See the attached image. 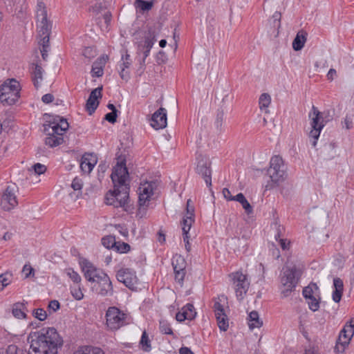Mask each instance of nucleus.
Listing matches in <instances>:
<instances>
[{"label":"nucleus","instance_id":"4be33fe9","mask_svg":"<svg viewBox=\"0 0 354 354\" xmlns=\"http://www.w3.org/2000/svg\"><path fill=\"white\" fill-rule=\"evenodd\" d=\"M334 290L333 292L332 298L335 303H339L342 299L344 283L341 279L335 278L333 279Z\"/></svg>","mask_w":354,"mask_h":354},{"label":"nucleus","instance_id":"e2e57ef3","mask_svg":"<svg viewBox=\"0 0 354 354\" xmlns=\"http://www.w3.org/2000/svg\"><path fill=\"white\" fill-rule=\"evenodd\" d=\"M191 200L189 199L187 201V214L185 216H191L192 218L194 216V209L192 206H190Z\"/></svg>","mask_w":354,"mask_h":354},{"label":"nucleus","instance_id":"de8ad7c7","mask_svg":"<svg viewBox=\"0 0 354 354\" xmlns=\"http://www.w3.org/2000/svg\"><path fill=\"white\" fill-rule=\"evenodd\" d=\"M114 250L120 253H127L130 250V245L124 242H116Z\"/></svg>","mask_w":354,"mask_h":354},{"label":"nucleus","instance_id":"bf43d9fd","mask_svg":"<svg viewBox=\"0 0 354 354\" xmlns=\"http://www.w3.org/2000/svg\"><path fill=\"white\" fill-rule=\"evenodd\" d=\"M3 354H18V348L15 345H10Z\"/></svg>","mask_w":354,"mask_h":354},{"label":"nucleus","instance_id":"e433bc0d","mask_svg":"<svg viewBox=\"0 0 354 354\" xmlns=\"http://www.w3.org/2000/svg\"><path fill=\"white\" fill-rule=\"evenodd\" d=\"M183 312H185V315L187 317L188 320H192L195 318L196 313L194 310V307L191 304H187L184 307L182 308Z\"/></svg>","mask_w":354,"mask_h":354},{"label":"nucleus","instance_id":"f8f14e48","mask_svg":"<svg viewBox=\"0 0 354 354\" xmlns=\"http://www.w3.org/2000/svg\"><path fill=\"white\" fill-rule=\"evenodd\" d=\"M354 335V319H351L341 330L336 342L335 349L337 352L342 353L349 344L351 338Z\"/></svg>","mask_w":354,"mask_h":354},{"label":"nucleus","instance_id":"1a4fd4ad","mask_svg":"<svg viewBox=\"0 0 354 354\" xmlns=\"http://www.w3.org/2000/svg\"><path fill=\"white\" fill-rule=\"evenodd\" d=\"M127 315L115 306L109 307L106 312V325L111 330H117L128 324Z\"/></svg>","mask_w":354,"mask_h":354},{"label":"nucleus","instance_id":"b1692460","mask_svg":"<svg viewBox=\"0 0 354 354\" xmlns=\"http://www.w3.org/2000/svg\"><path fill=\"white\" fill-rule=\"evenodd\" d=\"M308 33L306 31H299L292 41V48L295 50H301L307 40Z\"/></svg>","mask_w":354,"mask_h":354},{"label":"nucleus","instance_id":"6ab92c4d","mask_svg":"<svg viewBox=\"0 0 354 354\" xmlns=\"http://www.w3.org/2000/svg\"><path fill=\"white\" fill-rule=\"evenodd\" d=\"M167 111L160 108L151 116V125L155 129H161L167 127Z\"/></svg>","mask_w":354,"mask_h":354},{"label":"nucleus","instance_id":"7c9ffc66","mask_svg":"<svg viewBox=\"0 0 354 354\" xmlns=\"http://www.w3.org/2000/svg\"><path fill=\"white\" fill-rule=\"evenodd\" d=\"M74 353L76 354H104L101 348L91 346H82Z\"/></svg>","mask_w":354,"mask_h":354},{"label":"nucleus","instance_id":"c756f323","mask_svg":"<svg viewBox=\"0 0 354 354\" xmlns=\"http://www.w3.org/2000/svg\"><path fill=\"white\" fill-rule=\"evenodd\" d=\"M234 199L236 201H238L240 203L243 207V208L245 209V212L248 214H250L252 212L253 209L252 207L250 205L248 200L245 198L244 195L242 193H239L236 194L234 196Z\"/></svg>","mask_w":354,"mask_h":354},{"label":"nucleus","instance_id":"f03ea898","mask_svg":"<svg viewBox=\"0 0 354 354\" xmlns=\"http://www.w3.org/2000/svg\"><path fill=\"white\" fill-rule=\"evenodd\" d=\"M111 178L114 184V189L106 193L105 203L106 205H113L114 207L125 209L129 200V186L127 183L129 172L125 160L117 163L113 168Z\"/></svg>","mask_w":354,"mask_h":354},{"label":"nucleus","instance_id":"393cba45","mask_svg":"<svg viewBox=\"0 0 354 354\" xmlns=\"http://www.w3.org/2000/svg\"><path fill=\"white\" fill-rule=\"evenodd\" d=\"M37 19L39 36L42 37L46 35H50L51 31V24L48 21L47 17H45L44 20L41 18Z\"/></svg>","mask_w":354,"mask_h":354},{"label":"nucleus","instance_id":"cd10ccee","mask_svg":"<svg viewBox=\"0 0 354 354\" xmlns=\"http://www.w3.org/2000/svg\"><path fill=\"white\" fill-rule=\"evenodd\" d=\"M43 73L44 70L41 68V66L36 64L35 65V68L32 73V80L34 84V86L37 88L39 85L40 82L43 80Z\"/></svg>","mask_w":354,"mask_h":354},{"label":"nucleus","instance_id":"338daca9","mask_svg":"<svg viewBox=\"0 0 354 354\" xmlns=\"http://www.w3.org/2000/svg\"><path fill=\"white\" fill-rule=\"evenodd\" d=\"M116 229L118 230V232H120V234L121 235H122L123 236H128V230L127 229L124 227V226H122L120 225H118L115 226Z\"/></svg>","mask_w":354,"mask_h":354},{"label":"nucleus","instance_id":"9d476101","mask_svg":"<svg viewBox=\"0 0 354 354\" xmlns=\"http://www.w3.org/2000/svg\"><path fill=\"white\" fill-rule=\"evenodd\" d=\"M308 117L311 120V131L309 133L310 143L312 147H315L317 140H318L325 124L324 123L322 113L314 105L312 107L311 111L308 114Z\"/></svg>","mask_w":354,"mask_h":354},{"label":"nucleus","instance_id":"8fccbe9b","mask_svg":"<svg viewBox=\"0 0 354 354\" xmlns=\"http://www.w3.org/2000/svg\"><path fill=\"white\" fill-rule=\"evenodd\" d=\"M272 24L274 28L279 29L281 27V13L275 12L272 15Z\"/></svg>","mask_w":354,"mask_h":354},{"label":"nucleus","instance_id":"aec40b11","mask_svg":"<svg viewBox=\"0 0 354 354\" xmlns=\"http://www.w3.org/2000/svg\"><path fill=\"white\" fill-rule=\"evenodd\" d=\"M109 59V57L103 55L98 57L93 63L91 69L92 77H100L104 74V67Z\"/></svg>","mask_w":354,"mask_h":354},{"label":"nucleus","instance_id":"ea45409f","mask_svg":"<svg viewBox=\"0 0 354 354\" xmlns=\"http://www.w3.org/2000/svg\"><path fill=\"white\" fill-rule=\"evenodd\" d=\"M94 167L95 162L93 160H92V162H91L85 160L83 158H82L80 168L84 172L89 174L93 170Z\"/></svg>","mask_w":354,"mask_h":354},{"label":"nucleus","instance_id":"20e7f679","mask_svg":"<svg viewBox=\"0 0 354 354\" xmlns=\"http://www.w3.org/2000/svg\"><path fill=\"white\" fill-rule=\"evenodd\" d=\"M68 128L66 119L62 118L59 122H49L44 125V131L47 135L45 144L50 147H55L63 142V135Z\"/></svg>","mask_w":354,"mask_h":354},{"label":"nucleus","instance_id":"5701e85b","mask_svg":"<svg viewBox=\"0 0 354 354\" xmlns=\"http://www.w3.org/2000/svg\"><path fill=\"white\" fill-rule=\"evenodd\" d=\"M27 302H17L13 304L12 313L17 319H25L26 317Z\"/></svg>","mask_w":354,"mask_h":354},{"label":"nucleus","instance_id":"9b49d317","mask_svg":"<svg viewBox=\"0 0 354 354\" xmlns=\"http://www.w3.org/2000/svg\"><path fill=\"white\" fill-rule=\"evenodd\" d=\"M155 187L156 183L153 181L145 182V183L140 184L138 189L139 204L138 215L142 212L145 213L148 203L151 196L153 194Z\"/></svg>","mask_w":354,"mask_h":354},{"label":"nucleus","instance_id":"f3484780","mask_svg":"<svg viewBox=\"0 0 354 354\" xmlns=\"http://www.w3.org/2000/svg\"><path fill=\"white\" fill-rule=\"evenodd\" d=\"M186 264L185 259L180 255H176L172 259L175 279L180 283H183L186 274Z\"/></svg>","mask_w":354,"mask_h":354},{"label":"nucleus","instance_id":"603ef678","mask_svg":"<svg viewBox=\"0 0 354 354\" xmlns=\"http://www.w3.org/2000/svg\"><path fill=\"white\" fill-rule=\"evenodd\" d=\"M22 272L25 275V278H28L31 276V274L34 275V269L29 264H26L24 266L22 269Z\"/></svg>","mask_w":354,"mask_h":354},{"label":"nucleus","instance_id":"69168bd1","mask_svg":"<svg viewBox=\"0 0 354 354\" xmlns=\"http://www.w3.org/2000/svg\"><path fill=\"white\" fill-rule=\"evenodd\" d=\"M84 55L86 57L91 58L94 57L95 51L91 47H87L84 50Z\"/></svg>","mask_w":354,"mask_h":354},{"label":"nucleus","instance_id":"37998d69","mask_svg":"<svg viewBox=\"0 0 354 354\" xmlns=\"http://www.w3.org/2000/svg\"><path fill=\"white\" fill-rule=\"evenodd\" d=\"M12 274L10 272H6L0 275V284H1V289L7 286L12 280Z\"/></svg>","mask_w":354,"mask_h":354},{"label":"nucleus","instance_id":"dca6fc26","mask_svg":"<svg viewBox=\"0 0 354 354\" xmlns=\"http://www.w3.org/2000/svg\"><path fill=\"white\" fill-rule=\"evenodd\" d=\"M18 202L15 195V186H8L5 190L1 202L2 208L6 211H9L13 209Z\"/></svg>","mask_w":354,"mask_h":354},{"label":"nucleus","instance_id":"58836bf2","mask_svg":"<svg viewBox=\"0 0 354 354\" xmlns=\"http://www.w3.org/2000/svg\"><path fill=\"white\" fill-rule=\"evenodd\" d=\"M71 293L74 299L78 301L82 299L84 297V294L80 288V285H74L73 286H71Z\"/></svg>","mask_w":354,"mask_h":354},{"label":"nucleus","instance_id":"39448f33","mask_svg":"<svg viewBox=\"0 0 354 354\" xmlns=\"http://www.w3.org/2000/svg\"><path fill=\"white\" fill-rule=\"evenodd\" d=\"M267 175L270 179V182H268L266 185V189H270L285 180L287 176L286 166L281 156H274L271 158Z\"/></svg>","mask_w":354,"mask_h":354},{"label":"nucleus","instance_id":"72a5a7b5","mask_svg":"<svg viewBox=\"0 0 354 354\" xmlns=\"http://www.w3.org/2000/svg\"><path fill=\"white\" fill-rule=\"evenodd\" d=\"M140 344L144 351L149 352L151 350V341L146 331L142 333Z\"/></svg>","mask_w":354,"mask_h":354},{"label":"nucleus","instance_id":"864d4df0","mask_svg":"<svg viewBox=\"0 0 354 354\" xmlns=\"http://www.w3.org/2000/svg\"><path fill=\"white\" fill-rule=\"evenodd\" d=\"M40 37L41 38L39 41V44L41 46V48L50 49V44H49L50 35H46Z\"/></svg>","mask_w":354,"mask_h":354},{"label":"nucleus","instance_id":"ddd939ff","mask_svg":"<svg viewBox=\"0 0 354 354\" xmlns=\"http://www.w3.org/2000/svg\"><path fill=\"white\" fill-rule=\"evenodd\" d=\"M196 173L205 180L207 187L212 186V169L209 159L203 155H198L196 158Z\"/></svg>","mask_w":354,"mask_h":354},{"label":"nucleus","instance_id":"49530a36","mask_svg":"<svg viewBox=\"0 0 354 354\" xmlns=\"http://www.w3.org/2000/svg\"><path fill=\"white\" fill-rule=\"evenodd\" d=\"M32 315L39 321H44L47 317L46 312L43 308H36L32 310Z\"/></svg>","mask_w":354,"mask_h":354},{"label":"nucleus","instance_id":"a211bd4d","mask_svg":"<svg viewBox=\"0 0 354 354\" xmlns=\"http://www.w3.org/2000/svg\"><path fill=\"white\" fill-rule=\"evenodd\" d=\"M102 87H97L91 92L86 103V110L89 115H92L97 109L99 105L98 99L102 97Z\"/></svg>","mask_w":354,"mask_h":354},{"label":"nucleus","instance_id":"a878e982","mask_svg":"<svg viewBox=\"0 0 354 354\" xmlns=\"http://www.w3.org/2000/svg\"><path fill=\"white\" fill-rule=\"evenodd\" d=\"M156 34L154 28H149L145 36L143 48L146 49H151L154 43L156 41Z\"/></svg>","mask_w":354,"mask_h":354},{"label":"nucleus","instance_id":"4468645a","mask_svg":"<svg viewBox=\"0 0 354 354\" xmlns=\"http://www.w3.org/2000/svg\"><path fill=\"white\" fill-rule=\"evenodd\" d=\"M116 278L118 281L124 283V286L130 290H137L138 279L133 270L130 268H121L117 272Z\"/></svg>","mask_w":354,"mask_h":354},{"label":"nucleus","instance_id":"0e129e2a","mask_svg":"<svg viewBox=\"0 0 354 354\" xmlns=\"http://www.w3.org/2000/svg\"><path fill=\"white\" fill-rule=\"evenodd\" d=\"M82 158L85 160H87L88 162H92V160L94 161L95 162V165H96L97 163V158L95 155L92 154V153H86L84 154Z\"/></svg>","mask_w":354,"mask_h":354},{"label":"nucleus","instance_id":"412c9836","mask_svg":"<svg viewBox=\"0 0 354 354\" xmlns=\"http://www.w3.org/2000/svg\"><path fill=\"white\" fill-rule=\"evenodd\" d=\"M131 62L130 60V55L126 53L125 55L122 56L121 61L119 63L120 68V76L123 80H128L129 77V73L125 71L126 68H129L131 66Z\"/></svg>","mask_w":354,"mask_h":354},{"label":"nucleus","instance_id":"79ce46f5","mask_svg":"<svg viewBox=\"0 0 354 354\" xmlns=\"http://www.w3.org/2000/svg\"><path fill=\"white\" fill-rule=\"evenodd\" d=\"M160 331L166 335H173V330L170 324L165 320L160 321Z\"/></svg>","mask_w":354,"mask_h":354},{"label":"nucleus","instance_id":"4c0bfd02","mask_svg":"<svg viewBox=\"0 0 354 354\" xmlns=\"http://www.w3.org/2000/svg\"><path fill=\"white\" fill-rule=\"evenodd\" d=\"M66 274L69 278L75 283V285H80L82 279L80 275L72 268H68L66 270Z\"/></svg>","mask_w":354,"mask_h":354},{"label":"nucleus","instance_id":"7ed1b4c3","mask_svg":"<svg viewBox=\"0 0 354 354\" xmlns=\"http://www.w3.org/2000/svg\"><path fill=\"white\" fill-rule=\"evenodd\" d=\"M85 278L90 282L96 283V290L102 297L112 296L113 286L109 275L102 269L96 268L90 262L82 266Z\"/></svg>","mask_w":354,"mask_h":354},{"label":"nucleus","instance_id":"6e6552de","mask_svg":"<svg viewBox=\"0 0 354 354\" xmlns=\"http://www.w3.org/2000/svg\"><path fill=\"white\" fill-rule=\"evenodd\" d=\"M227 297L224 295H219L214 299V312L218 326L223 331H226L229 326L227 315L225 313V308H227Z\"/></svg>","mask_w":354,"mask_h":354},{"label":"nucleus","instance_id":"09e8293b","mask_svg":"<svg viewBox=\"0 0 354 354\" xmlns=\"http://www.w3.org/2000/svg\"><path fill=\"white\" fill-rule=\"evenodd\" d=\"M224 120V113L223 111H220L218 112L216 115V118L215 120V125L217 129H221Z\"/></svg>","mask_w":354,"mask_h":354},{"label":"nucleus","instance_id":"c85d7f7f","mask_svg":"<svg viewBox=\"0 0 354 354\" xmlns=\"http://www.w3.org/2000/svg\"><path fill=\"white\" fill-rule=\"evenodd\" d=\"M335 143H329L325 145L322 149V153L325 159H332L335 157L336 154L335 151Z\"/></svg>","mask_w":354,"mask_h":354},{"label":"nucleus","instance_id":"774afa93","mask_svg":"<svg viewBox=\"0 0 354 354\" xmlns=\"http://www.w3.org/2000/svg\"><path fill=\"white\" fill-rule=\"evenodd\" d=\"M344 124L346 129H350L353 127L352 119L347 115L345 117V118L344 120Z\"/></svg>","mask_w":354,"mask_h":354},{"label":"nucleus","instance_id":"f257e3e1","mask_svg":"<svg viewBox=\"0 0 354 354\" xmlns=\"http://www.w3.org/2000/svg\"><path fill=\"white\" fill-rule=\"evenodd\" d=\"M27 339L30 354H58V348L63 345L62 337L53 327L30 332Z\"/></svg>","mask_w":354,"mask_h":354},{"label":"nucleus","instance_id":"a18cd8bd","mask_svg":"<svg viewBox=\"0 0 354 354\" xmlns=\"http://www.w3.org/2000/svg\"><path fill=\"white\" fill-rule=\"evenodd\" d=\"M306 300H307L308 307L312 311L315 312V311L318 310V309L319 308V301L318 299H317L315 296L310 297V298L307 299Z\"/></svg>","mask_w":354,"mask_h":354},{"label":"nucleus","instance_id":"2f4dec72","mask_svg":"<svg viewBox=\"0 0 354 354\" xmlns=\"http://www.w3.org/2000/svg\"><path fill=\"white\" fill-rule=\"evenodd\" d=\"M271 97L268 93H262L259 99V104L261 110H265L266 113H268V107L270 104Z\"/></svg>","mask_w":354,"mask_h":354},{"label":"nucleus","instance_id":"bb28decb","mask_svg":"<svg viewBox=\"0 0 354 354\" xmlns=\"http://www.w3.org/2000/svg\"><path fill=\"white\" fill-rule=\"evenodd\" d=\"M248 320L250 329L259 328L263 325V322L260 319L259 313L256 310H252L249 313Z\"/></svg>","mask_w":354,"mask_h":354},{"label":"nucleus","instance_id":"0eeeda50","mask_svg":"<svg viewBox=\"0 0 354 354\" xmlns=\"http://www.w3.org/2000/svg\"><path fill=\"white\" fill-rule=\"evenodd\" d=\"M19 83L15 79L5 82L0 86V102L4 105L14 104L19 97Z\"/></svg>","mask_w":354,"mask_h":354},{"label":"nucleus","instance_id":"c03bdc74","mask_svg":"<svg viewBox=\"0 0 354 354\" xmlns=\"http://www.w3.org/2000/svg\"><path fill=\"white\" fill-rule=\"evenodd\" d=\"M47 17V11L43 2H39L37 4V18H41L42 20Z\"/></svg>","mask_w":354,"mask_h":354},{"label":"nucleus","instance_id":"052dcab7","mask_svg":"<svg viewBox=\"0 0 354 354\" xmlns=\"http://www.w3.org/2000/svg\"><path fill=\"white\" fill-rule=\"evenodd\" d=\"M41 100L44 103L48 104L54 100V96L50 93H47L42 96Z\"/></svg>","mask_w":354,"mask_h":354},{"label":"nucleus","instance_id":"13d9d810","mask_svg":"<svg viewBox=\"0 0 354 354\" xmlns=\"http://www.w3.org/2000/svg\"><path fill=\"white\" fill-rule=\"evenodd\" d=\"M224 198L227 201H235L234 196L231 194L230 191L227 188H224L222 191Z\"/></svg>","mask_w":354,"mask_h":354},{"label":"nucleus","instance_id":"5fc2aeb1","mask_svg":"<svg viewBox=\"0 0 354 354\" xmlns=\"http://www.w3.org/2000/svg\"><path fill=\"white\" fill-rule=\"evenodd\" d=\"M104 119L108 122L114 124L117 119V111H111L105 115Z\"/></svg>","mask_w":354,"mask_h":354},{"label":"nucleus","instance_id":"2eb2a0df","mask_svg":"<svg viewBox=\"0 0 354 354\" xmlns=\"http://www.w3.org/2000/svg\"><path fill=\"white\" fill-rule=\"evenodd\" d=\"M232 279L236 297L241 301L244 298L249 288L250 283L247 277L242 272H236L232 274Z\"/></svg>","mask_w":354,"mask_h":354},{"label":"nucleus","instance_id":"3c124183","mask_svg":"<svg viewBox=\"0 0 354 354\" xmlns=\"http://www.w3.org/2000/svg\"><path fill=\"white\" fill-rule=\"evenodd\" d=\"M32 168L37 174H42L46 171V167L41 163H36L32 166Z\"/></svg>","mask_w":354,"mask_h":354},{"label":"nucleus","instance_id":"423d86ee","mask_svg":"<svg viewBox=\"0 0 354 354\" xmlns=\"http://www.w3.org/2000/svg\"><path fill=\"white\" fill-rule=\"evenodd\" d=\"M299 276V271L295 266L283 268L280 274V290L283 297H288L295 290Z\"/></svg>","mask_w":354,"mask_h":354},{"label":"nucleus","instance_id":"473e14b6","mask_svg":"<svg viewBox=\"0 0 354 354\" xmlns=\"http://www.w3.org/2000/svg\"><path fill=\"white\" fill-rule=\"evenodd\" d=\"M194 219L191 216H185L182 222L183 225V236L188 235L189 231L191 229L192 225L194 223Z\"/></svg>","mask_w":354,"mask_h":354},{"label":"nucleus","instance_id":"f704fd0d","mask_svg":"<svg viewBox=\"0 0 354 354\" xmlns=\"http://www.w3.org/2000/svg\"><path fill=\"white\" fill-rule=\"evenodd\" d=\"M102 244L107 249H114L116 245L115 236L109 235L103 237L101 240Z\"/></svg>","mask_w":354,"mask_h":354},{"label":"nucleus","instance_id":"6e6d98bb","mask_svg":"<svg viewBox=\"0 0 354 354\" xmlns=\"http://www.w3.org/2000/svg\"><path fill=\"white\" fill-rule=\"evenodd\" d=\"M71 187L75 191L81 190L82 188V183L81 179L78 178H75L71 183Z\"/></svg>","mask_w":354,"mask_h":354},{"label":"nucleus","instance_id":"a19ab883","mask_svg":"<svg viewBox=\"0 0 354 354\" xmlns=\"http://www.w3.org/2000/svg\"><path fill=\"white\" fill-rule=\"evenodd\" d=\"M136 6L142 11L149 10L153 7L152 1H147L144 0H136Z\"/></svg>","mask_w":354,"mask_h":354},{"label":"nucleus","instance_id":"4d7b16f0","mask_svg":"<svg viewBox=\"0 0 354 354\" xmlns=\"http://www.w3.org/2000/svg\"><path fill=\"white\" fill-rule=\"evenodd\" d=\"M60 307L59 303L57 300H52L48 304V308L53 310V311H57Z\"/></svg>","mask_w":354,"mask_h":354},{"label":"nucleus","instance_id":"c9c22d12","mask_svg":"<svg viewBox=\"0 0 354 354\" xmlns=\"http://www.w3.org/2000/svg\"><path fill=\"white\" fill-rule=\"evenodd\" d=\"M318 287L315 283H310L308 286L305 287L303 290V296L306 299L314 297L315 290H317Z\"/></svg>","mask_w":354,"mask_h":354},{"label":"nucleus","instance_id":"680f3d73","mask_svg":"<svg viewBox=\"0 0 354 354\" xmlns=\"http://www.w3.org/2000/svg\"><path fill=\"white\" fill-rule=\"evenodd\" d=\"M176 319L178 322H183L185 319H187V317L185 315V312H183V310L181 309L180 311L176 313Z\"/></svg>","mask_w":354,"mask_h":354}]
</instances>
